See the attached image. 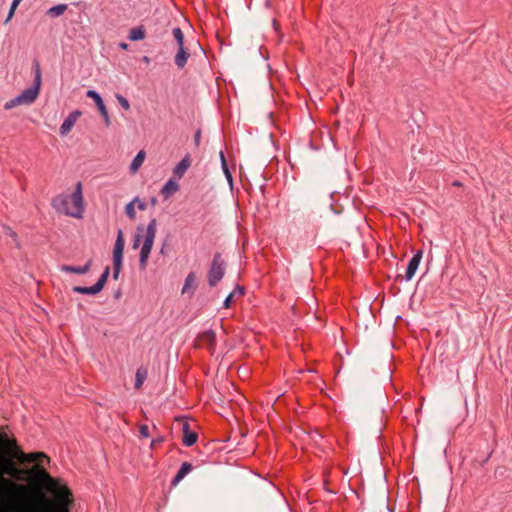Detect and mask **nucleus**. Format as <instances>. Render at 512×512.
<instances>
[{"mask_svg": "<svg viewBox=\"0 0 512 512\" xmlns=\"http://www.w3.org/2000/svg\"><path fill=\"white\" fill-rule=\"evenodd\" d=\"M51 206L60 214L81 219L85 211L82 183L78 182L76 184L75 190L71 195L59 194L53 197Z\"/></svg>", "mask_w": 512, "mask_h": 512, "instance_id": "nucleus-1", "label": "nucleus"}, {"mask_svg": "<svg viewBox=\"0 0 512 512\" xmlns=\"http://www.w3.org/2000/svg\"><path fill=\"white\" fill-rule=\"evenodd\" d=\"M33 70H34V83L31 87L25 89L20 95L15 97L14 99L10 100L5 104L6 109H11L15 106L22 105V104H31L35 101L37 98L41 82H42V75H41V66L37 59L33 60Z\"/></svg>", "mask_w": 512, "mask_h": 512, "instance_id": "nucleus-2", "label": "nucleus"}, {"mask_svg": "<svg viewBox=\"0 0 512 512\" xmlns=\"http://www.w3.org/2000/svg\"><path fill=\"white\" fill-rule=\"evenodd\" d=\"M156 226H157V221L154 218L149 222V224L146 228V232L144 235V242H143V245H142V248L140 251V258H139V266L143 270L146 269L148 258L151 253L152 247H153L154 239L156 236Z\"/></svg>", "mask_w": 512, "mask_h": 512, "instance_id": "nucleus-3", "label": "nucleus"}, {"mask_svg": "<svg viewBox=\"0 0 512 512\" xmlns=\"http://www.w3.org/2000/svg\"><path fill=\"white\" fill-rule=\"evenodd\" d=\"M226 270V262L222 257L220 252H216L213 256L208 274L207 280L208 284L211 287L217 286V284L221 281V279L225 275Z\"/></svg>", "mask_w": 512, "mask_h": 512, "instance_id": "nucleus-4", "label": "nucleus"}, {"mask_svg": "<svg viewBox=\"0 0 512 512\" xmlns=\"http://www.w3.org/2000/svg\"><path fill=\"white\" fill-rule=\"evenodd\" d=\"M12 495L11 483L3 478L0 479V512H16V511H41L40 509H34L31 507H18L14 509H6V505Z\"/></svg>", "mask_w": 512, "mask_h": 512, "instance_id": "nucleus-5", "label": "nucleus"}, {"mask_svg": "<svg viewBox=\"0 0 512 512\" xmlns=\"http://www.w3.org/2000/svg\"><path fill=\"white\" fill-rule=\"evenodd\" d=\"M124 236L122 230L118 231L113 249V277L117 279L122 267V258L124 251Z\"/></svg>", "mask_w": 512, "mask_h": 512, "instance_id": "nucleus-6", "label": "nucleus"}, {"mask_svg": "<svg viewBox=\"0 0 512 512\" xmlns=\"http://www.w3.org/2000/svg\"><path fill=\"white\" fill-rule=\"evenodd\" d=\"M216 334L213 330H207L198 335L195 341L196 348H206L211 354L215 352Z\"/></svg>", "mask_w": 512, "mask_h": 512, "instance_id": "nucleus-7", "label": "nucleus"}, {"mask_svg": "<svg viewBox=\"0 0 512 512\" xmlns=\"http://www.w3.org/2000/svg\"><path fill=\"white\" fill-rule=\"evenodd\" d=\"M88 98H91L94 100L97 109L99 110L100 114L102 115L105 125L108 127L110 125V117L107 111V108L101 98V96L94 90H88L86 93Z\"/></svg>", "mask_w": 512, "mask_h": 512, "instance_id": "nucleus-8", "label": "nucleus"}, {"mask_svg": "<svg viewBox=\"0 0 512 512\" xmlns=\"http://www.w3.org/2000/svg\"><path fill=\"white\" fill-rule=\"evenodd\" d=\"M80 115H81V112L79 110H75L67 116V118L64 120V122L62 123V125L60 127L61 135H66L70 132V130L75 125V123L78 120Z\"/></svg>", "mask_w": 512, "mask_h": 512, "instance_id": "nucleus-9", "label": "nucleus"}, {"mask_svg": "<svg viewBox=\"0 0 512 512\" xmlns=\"http://www.w3.org/2000/svg\"><path fill=\"white\" fill-rule=\"evenodd\" d=\"M421 258H422V251L419 250L410 259V261L408 263V266H407L406 275H405L406 280H411L413 278L415 272L418 269V266L420 264Z\"/></svg>", "mask_w": 512, "mask_h": 512, "instance_id": "nucleus-10", "label": "nucleus"}, {"mask_svg": "<svg viewBox=\"0 0 512 512\" xmlns=\"http://www.w3.org/2000/svg\"><path fill=\"white\" fill-rule=\"evenodd\" d=\"M182 431H183L182 443L185 446L190 447L197 442L198 434L196 432H193L190 430V425L188 422L183 423Z\"/></svg>", "mask_w": 512, "mask_h": 512, "instance_id": "nucleus-11", "label": "nucleus"}, {"mask_svg": "<svg viewBox=\"0 0 512 512\" xmlns=\"http://www.w3.org/2000/svg\"><path fill=\"white\" fill-rule=\"evenodd\" d=\"M196 288V274L195 272H190L184 282L182 288V294H190L191 296L194 294Z\"/></svg>", "mask_w": 512, "mask_h": 512, "instance_id": "nucleus-12", "label": "nucleus"}, {"mask_svg": "<svg viewBox=\"0 0 512 512\" xmlns=\"http://www.w3.org/2000/svg\"><path fill=\"white\" fill-rule=\"evenodd\" d=\"M179 184L173 179L168 180L161 189V195L164 199L170 198L174 193L179 190Z\"/></svg>", "mask_w": 512, "mask_h": 512, "instance_id": "nucleus-13", "label": "nucleus"}, {"mask_svg": "<svg viewBox=\"0 0 512 512\" xmlns=\"http://www.w3.org/2000/svg\"><path fill=\"white\" fill-rule=\"evenodd\" d=\"M193 466L189 462H183L180 469L178 470L175 477L172 479L171 484L176 486L190 471H192Z\"/></svg>", "mask_w": 512, "mask_h": 512, "instance_id": "nucleus-14", "label": "nucleus"}, {"mask_svg": "<svg viewBox=\"0 0 512 512\" xmlns=\"http://www.w3.org/2000/svg\"><path fill=\"white\" fill-rule=\"evenodd\" d=\"M91 262L89 260L84 266L63 265L61 270L69 273L85 274L90 270Z\"/></svg>", "mask_w": 512, "mask_h": 512, "instance_id": "nucleus-15", "label": "nucleus"}, {"mask_svg": "<svg viewBox=\"0 0 512 512\" xmlns=\"http://www.w3.org/2000/svg\"><path fill=\"white\" fill-rule=\"evenodd\" d=\"M189 56L190 54L185 50L184 46L178 47V53L175 56V64L178 68H183L186 65Z\"/></svg>", "mask_w": 512, "mask_h": 512, "instance_id": "nucleus-16", "label": "nucleus"}, {"mask_svg": "<svg viewBox=\"0 0 512 512\" xmlns=\"http://www.w3.org/2000/svg\"><path fill=\"white\" fill-rule=\"evenodd\" d=\"M148 370L146 367L141 366L136 371L135 376V389L139 390L142 388L144 381L147 379Z\"/></svg>", "mask_w": 512, "mask_h": 512, "instance_id": "nucleus-17", "label": "nucleus"}, {"mask_svg": "<svg viewBox=\"0 0 512 512\" xmlns=\"http://www.w3.org/2000/svg\"><path fill=\"white\" fill-rule=\"evenodd\" d=\"M189 167H190V160H189V157L186 156L176 165V167L173 170V173L178 178H181L185 174V172L187 171V169Z\"/></svg>", "mask_w": 512, "mask_h": 512, "instance_id": "nucleus-18", "label": "nucleus"}, {"mask_svg": "<svg viewBox=\"0 0 512 512\" xmlns=\"http://www.w3.org/2000/svg\"><path fill=\"white\" fill-rule=\"evenodd\" d=\"M145 156H146V154L143 150L138 152V154L135 156V158L133 159V161L130 165L131 172L135 173L138 171V169L142 166V164L145 160Z\"/></svg>", "mask_w": 512, "mask_h": 512, "instance_id": "nucleus-19", "label": "nucleus"}, {"mask_svg": "<svg viewBox=\"0 0 512 512\" xmlns=\"http://www.w3.org/2000/svg\"><path fill=\"white\" fill-rule=\"evenodd\" d=\"M73 291L76 293L88 295H95L100 292V290L95 286V284L90 287L75 286L73 287Z\"/></svg>", "mask_w": 512, "mask_h": 512, "instance_id": "nucleus-20", "label": "nucleus"}, {"mask_svg": "<svg viewBox=\"0 0 512 512\" xmlns=\"http://www.w3.org/2000/svg\"><path fill=\"white\" fill-rule=\"evenodd\" d=\"M145 38V30L143 27H137L130 30L129 39L132 41L142 40Z\"/></svg>", "mask_w": 512, "mask_h": 512, "instance_id": "nucleus-21", "label": "nucleus"}, {"mask_svg": "<svg viewBox=\"0 0 512 512\" xmlns=\"http://www.w3.org/2000/svg\"><path fill=\"white\" fill-rule=\"evenodd\" d=\"M66 10H67L66 4H59V5L51 7L48 10V14L52 17H58V16L62 15Z\"/></svg>", "mask_w": 512, "mask_h": 512, "instance_id": "nucleus-22", "label": "nucleus"}, {"mask_svg": "<svg viewBox=\"0 0 512 512\" xmlns=\"http://www.w3.org/2000/svg\"><path fill=\"white\" fill-rule=\"evenodd\" d=\"M109 272H110V269L109 267H106L104 272L102 273V275L100 276V278L98 279V281L95 283V286L101 291L106 282H107V279H108V276H109Z\"/></svg>", "mask_w": 512, "mask_h": 512, "instance_id": "nucleus-23", "label": "nucleus"}, {"mask_svg": "<svg viewBox=\"0 0 512 512\" xmlns=\"http://www.w3.org/2000/svg\"><path fill=\"white\" fill-rule=\"evenodd\" d=\"M172 34L178 44V47L184 46V35L181 28L176 27L173 29Z\"/></svg>", "mask_w": 512, "mask_h": 512, "instance_id": "nucleus-24", "label": "nucleus"}, {"mask_svg": "<svg viewBox=\"0 0 512 512\" xmlns=\"http://www.w3.org/2000/svg\"><path fill=\"white\" fill-rule=\"evenodd\" d=\"M138 199H135L131 202H129L126 207H125V213L126 215L131 219V220H134L135 217H136V212H135V209H134V203L137 202Z\"/></svg>", "mask_w": 512, "mask_h": 512, "instance_id": "nucleus-25", "label": "nucleus"}, {"mask_svg": "<svg viewBox=\"0 0 512 512\" xmlns=\"http://www.w3.org/2000/svg\"><path fill=\"white\" fill-rule=\"evenodd\" d=\"M139 434H140V437H143V438H147L149 437V428L147 425L145 424H142L139 426Z\"/></svg>", "mask_w": 512, "mask_h": 512, "instance_id": "nucleus-26", "label": "nucleus"}, {"mask_svg": "<svg viewBox=\"0 0 512 512\" xmlns=\"http://www.w3.org/2000/svg\"><path fill=\"white\" fill-rule=\"evenodd\" d=\"M117 99L120 103V105L125 109V110H129L130 109V104L128 102V100L126 98H124L123 96L121 95H118L117 96Z\"/></svg>", "mask_w": 512, "mask_h": 512, "instance_id": "nucleus-27", "label": "nucleus"}, {"mask_svg": "<svg viewBox=\"0 0 512 512\" xmlns=\"http://www.w3.org/2000/svg\"><path fill=\"white\" fill-rule=\"evenodd\" d=\"M221 166H222V169H223L226 177L231 181L232 180V176H231V173L229 171L226 159H223V162H221Z\"/></svg>", "mask_w": 512, "mask_h": 512, "instance_id": "nucleus-28", "label": "nucleus"}, {"mask_svg": "<svg viewBox=\"0 0 512 512\" xmlns=\"http://www.w3.org/2000/svg\"><path fill=\"white\" fill-rule=\"evenodd\" d=\"M233 296H234V292L230 293V294L226 297V299H225V301H224V307H225V308H229V307L231 306V302H232V298H233Z\"/></svg>", "mask_w": 512, "mask_h": 512, "instance_id": "nucleus-29", "label": "nucleus"}, {"mask_svg": "<svg viewBox=\"0 0 512 512\" xmlns=\"http://www.w3.org/2000/svg\"><path fill=\"white\" fill-rule=\"evenodd\" d=\"M201 140V131L197 130L194 134V142L196 146H199Z\"/></svg>", "mask_w": 512, "mask_h": 512, "instance_id": "nucleus-30", "label": "nucleus"}, {"mask_svg": "<svg viewBox=\"0 0 512 512\" xmlns=\"http://www.w3.org/2000/svg\"><path fill=\"white\" fill-rule=\"evenodd\" d=\"M141 235L138 233L136 234L134 241H133V248L136 249L140 245Z\"/></svg>", "mask_w": 512, "mask_h": 512, "instance_id": "nucleus-31", "label": "nucleus"}, {"mask_svg": "<svg viewBox=\"0 0 512 512\" xmlns=\"http://www.w3.org/2000/svg\"><path fill=\"white\" fill-rule=\"evenodd\" d=\"M233 292H234V295H235V294H238L239 296H243V295H244L245 290H244V287H243V286H239V285H238V286L235 288V290H234Z\"/></svg>", "mask_w": 512, "mask_h": 512, "instance_id": "nucleus-32", "label": "nucleus"}, {"mask_svg": "<svg viewBox=\"0 0 512 512\" xmlns=\"http://www.w3.org/2000/svg\"><path fill=\"white\" fill-rule=\"evenodd\" d=\"M15 10L16 9H14L13 7H10V10H9V13H8V16H7L6 20H5V22L10 21V19L13 17V15L15 13Z\"/></svg>", "mask_w": 512, "mask_h": 512, "instance_id": "nucleus-33", "label": "nucleus"}, {"mask_svg": "<svg viewBox=\"0 0 512 512\" xmlns=\"http://www.w3.org/2000/svg\"><path fill=\"white\" fill-rule=\"evenodd\" d=\"M163 438L153 439L151 442V448H154L157 444L161 443Z\"/></svg>", "mask_w": 512, "mask_h": 512, "instance_id": "nucleus-34", "label": "nucleus"}, {"mask_svg": "<svg viewBox=\"0 0 512 512\" xmlns=\"http://www.w3.org/2000/svg\"><path fill=\"white\" fill-rule=\"evenodd\" d=\"M452 186H454V187H462L463 183L458 181V180H455V181L452 182Z\"/></svg>", "mask_w": 512, "mask_h": 512, "instance_id": "nucleus-35", "label": "nucleus"}, {"mask_svg": "<svg viewBox=\"0 0 512 512\" xmlns=\"http://www.w3.org/2000/svg\"><path fill=\"white\" fill-rule=\"evenodd\" d=\"M22 0H13L12 4H11V7H13L14 9L17 8V6L20 4Z\"/></svg>", "mask_w": 512, "mask_h": 512, "instance_id": "nucleus-36", "label": "nucleus"}, {"mask_svg": "<svg viewBox=\"0 0 512 512\" xmlns=\"http://www.w3.org/2000/svg\"><path fill=\"white\" fill-rule=\"evenodd\" d=\"M138 208H139L140 210H144V209L146 208V204H145V203H142V202H139V203H138Z\"/></svg>", "mask_w": 512, "mask_h": 512, "instance_id": "nucleus-37", "label": "nucleus"}, {"mask_svg": "<svg viewBox=\"0 0 512 512\" xmlns=\"http://www.w3.org/2000/svg\"><path fill=\"white\" fill-rule=\"evenodd\" d=\"M219 155H220L221 162H223V159H226L223 151H220Z\"/></svg>", "mask_w": 512, "mask_h": 512, "instance_id": "nucleus-38", "label": "nucleus"}, {"mask_svg": "<svg viewBox=\"0 0 512 512\" xmlns=\"http://www.w3.org/2000/svg\"><path fill=\"white\" fill-rule=\"evenodd\" d=\"M273 25L275 28H277L278 22L276 20L273 21Z\"/></svg>", "mask_w": 512, "mask_h": 512, "instance_id": "nucleus-39", "label": "nucleus"}, {"mask_svg": "<svg viewBox=\"0 0 512 512\" xmlns=\"http://www.w3.org/2000/svg\"><path fill=\"white\" fill-rule=\"evenodd\" d=\"M137 230H138V232H139V231H143V228H142V227H138V229H137Z\"/></svg>", "mask_w": 512, "mask_h": 512, "instance_id": "nucleus-40", "label": "nucleus"}]
</instances>
